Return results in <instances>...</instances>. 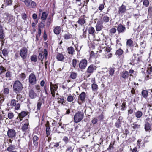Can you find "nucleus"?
<instances>
[{"label":"nucleus","instance_id":"33","mask_svg":"<svg viewBox=\"0 0 152 152\" xmlns=\"http://www.w3.org/2000/svg\"><path fill=\"white\" fill-rule=\"evenodd\" d=\"M77 75V74L76 73L72 72H71L70 77L72 79H74L76 78Z\"/></svg>","mask_w":152,"mask_h":152},{"label":"nucleus","instance_id":"54","mask_svg":"<svg viewBox=\"0 0 152 152\" xmlns=\"http://www.w3.org/2000/svg\"><path fill=\"white\" fill-rule=\"evenodd\" d=\"M151 72H152V66L148 67L147 70V74H150Z\"/></svg>","mask_w":152,"mask_h":152},{"label":"nucleus","instance_id":"48","mask_svg":"<svg viewBox=\"0 0 152 152\" xmlns=\"http://www.w3.org/2000/svg\"><path fill=\"white\" fill-rule=\"evenodd\" d=\"M41 33V29L40 28H39L38 29V34L36 35V39H38V37H40Z\"/></svg>","mask_w":152,"mask_h":152},{"label":"nucleus","instance_id":"4","mask_svg":"<svg viewBox=\"0 0 152 152\" xmlns=\"http://www.w3.org/2000/svg\"><path fill=\"white\" fill-rule=\"evenodd\" d=\"M48 52L46 49L41 53H39L38 56V59L41 61L42 64H43V61L47 60V58Z\"/></svg>","mask_w":152,"mask_h":152},{"label":"nucleus","instance_id":"37","mask_svg":"<svg viewBox=\"0 0 152 152\" xmlns=\"http://www.w3.org/2000/svg\"><path fill=\"white\" fill-rule=\"evenodd\" d=\"M12 3L11 0H4V4L5 6L11 5Z\"/></svg>","mask_w":152,"mask_h":152},{"label":"nucleus","instance_id":"12","mask_svg":"<svg viewBox=\"0 0 152 152\" xmlns=\"http://www.w3.org/2000/svg\"><path fill=\"white\" fill-rule=\"evenodd\" d=\"M4 37L5 35L3 30L2 26L0 24V40L2 42V46L3 45V43H4Z\"/></svg>","mask_w":152,"mask_h":152},{"label":"nucleus","instance_id":"11","mask_svg":"<svg viewBox=\"0 0 152 152\" xmlns=\"http://www.w3.org/2000/svg\"><path fill=\"white\" fill-rule=\"evenodd\" d=\"M64 131V129L62 126L60 124H59V126L57 127H54L53 128V131L54 132H57L58 133H60L63 132Z\"/></svg>","mask_w":152,"mask_h":152},{"label":"nucleus","instance_id":"50","mask_svg":"<svg viewBox=\"0 0 152 152\" xmlns=\"http://www.w3.org/2000/svg\"><path fill=\"white\" fill-rule=\"evenodd\" d=\"M16 101L15 100L12 99L11 100L10 103V105L11 106H15L16 105Z\"/></svg>","mask_w":152,"mask_h":152},{"label":"nucleus","instance_id":"44","mask_svg":"<svg viewBox=\"0 0 152 152\" xmlns=\"http://www.w3.org/2000/svg\"><path fill=\"white\" fill-rule=\"evenodd\" d=\"M123 52V50L122 49H119L116 51V54L118 56H120L122 54Z\"/></svg>","mask_w":152,"mask_h":152},{"label":"nucleus","instance_id":"60","mask_svg":"<svg viewBox=\"0 0 152 152\" xmlns=\"http://www.w3.org/2000/svg\"><path fill=\"white\" fill-rule=\"evenodd\" d=\"M5 69L2 66H0V75H1L3 72L6 71Z\"/></svg>","mask_w":152,"mask_h":152},{"label":"nucleus","instance_id":"42","mask_svg":"<svg viewBox=\"0 0 152 152\" xmlns=\"http://www.w3.org/2000/svg\"><path fill=\"white\" fill-rule=\"evenodd\" d=\"M110 18L107 15H104L103 18V21L104 22L107 23L109 21Z\"/></svg>","mask_w":152,"mask_h":152},{"label":"nucleus","instance_id":"13","mask_svg":"<svg viewBox=\"0 0 152 152\" xmlns=\"http://www.w3.org/2000/svg\"><path fill=\"white\" fill-rule=\"evenodd\" d=\"M27 115V113L25 111H23L19 114L16 119L19 120V121L22 120L23 118Z\"/></svg>","mask_w":152,"mask_h":152},{"label":"nucleus","instance_id":"35","mask_svg":"<svg viewBox=\"0 0 152 152\" xmlns=\"http://www.w3.org/2000/svg\"><path fill=\"white\" fill-rule=\"evenodd\" d=\"M142 95L144 98H147L148 96V91L145 90H142Z\"/></svg>","mask_w":152,"mask_h":152},{"label":"nucleus","instance_id":"23","mask_svg":"<svg viewBox=\"0 0 152 152\" xmlns=\"http://www.w3.org/2000/svg\"><path fill=\"white\" fill-rule=\"evenodd\" d=\"M86 96V93L84 92H82L79 96V98L82 102L85 101V98Z\"/></svg>","mask_w":152,"mask_h":152},{"label":"nucleus","instance_id":"36","mask_svg":"<svg viewBox=\"0 0 152 152\" xmlns=\"http://www.w3.org/2000/svg\"><path fill=\"white\" fill-rule=\"evenodd\" d=\"M133 41L131 39H129L126 42V45L127 46L131 47L133 46L132 45Z\"/></svg>","mask_w":152,"mask_h":152},{"label":"nucleus","instance_id":"5","mask_svg":"<svg viewBox=\"0 0 152 152\" xmlns=\"http://www.w3.org/2000/svg\"><path fill=\"white\" fill-rule=\"evenodd\" d=\"M29 82L31 85H34L37 82L36 77L34 73H31L28 77Z\"/></svg>","mask_w":152,"mask_h":152},{"label":"nucleus","instance_id":"15","mask_svg":"<svg viewBox=\"0 0 152 152\" xmlns=\"http://www.w3.org/2000/svg\"><path fill=\"white\" fill-rule=\"evenodd\" d=\"M96 69V67L94 65H91L88 68L87 72L88 73L91 74Z\"/></svg>","mask_w":152,"mask_h":152},{"label":"nucleus","instance_id":"49","mask_svg":"<svg viewBox=\"0 0 152 152\" xmlns=\"http://www.w3.org/2000/svg\"><path fill=\"white\" fill-rule=\"evenodd\" d=\"M78 23L81 25H82L85 23V21L83 19H79Z\"/></svg>","mask_w":152,"mask_h":152},{"label":"nucleus","instance_id":"28","mask_svg":"<svg viewBox=\"0 0 152 152\" xmlns=\"http://www.w3.org/2000/svg\"><path fill=\"white\" fill-rule=\"evenodd\" d=\"M15 145H10L7 148V150L9 152L13 151L15 149Z\"/></svg>","mask_w":152,"mask_h":152},{"label":"nucleus","instance_id":"58","mask_svg":"<svg viewBox=\"0 0 152 152\" xmlns=\"http://www.w3.org/2000/svg\"><path fill=\"white\" fill-rule=\"evenodd\" d=\"M104 3L103 4H100L98 8L101 11H102L104 9Z\"/></svg>","mask_w":152,"mask_h":152},{"label":"nucleus","instance_id":"39","mask_svg":"<svg viewBox=\"0 0 152 152\" xmlns=\"http://www.w3.org/2000/svg\"><path fill=\"white\" fill-rule=\"evenodd\" d=\"M115 69L114 68H110L109 69V73L111 76H113L114 74Z\"/></svg>","mask_w":152,"mask_h":152},{"label":"nucleus","instance_id":"31","mask_svg":"<svg viewBox=\"0 0 152 152\" xmlns=\"http://www.w3.org/2000/svg\"><path fill=\"white\" fill-rule=\"evenodd\" d=\"M126 10V6L122 5L119 8V12L120 13H123L125 12Z\"/></svg>","mask_w":152,"mask_h":152},{"label":"nucleus","instance_id":"57","mask_svg":"<svg viewBox=\"0 0 152 152\" xmlns=\"http://www.w3.org/2000/svg\"><path fill=\"white\" fill-rule=\"evenodd\" d=\"M73 100V97L71 95L69 96L67 99V100L69 102H71Z\"/></svg>","mask_w":152,"mask_h":152},{"label":"nucleus","instance_id":"29","mask_svg":"<svg viewBox=\"0 0 152 152\" xmlns=\"http://www.w3.org/2000/svg\"><path fill=\"white\" fill-rule=\"evenodd\" d=\"M74 144H72L71 145L67 147L66 151L68 152H72L73 151L74 149V146L73 145Z\"/></svg>","mask_w":152,"mask_h":152},{"label":"nucleus","instance_id":"61","mask_svg":"<svg viewBox=\"0 0 152 152\" xmlns=\"http://www.w3.org/2000/svg\"><path fill=\"white\" fill-rule=\"evenodd\" d=\"M149 3L148 0H144L143 2V5L146 7H147L149 5Z\"/></svg>","mask_w":152,"mask_h":152},{"label":"nucleus","instance_id":"19","mask_svg":"<svg viewBox=\"0 0 152 152\" xmlns=\"http://www.w3.org/2000/svg\"><path fill=\"white\" fill-rule=\"evenodd\" d=\"M129 75L131 76L132 75H129V72L127 71H123L121 74V77L124 79H127Z\"/></svg>","mask_w":152,"mask_h":152},{"label":"nucleus","instance_id":"1","mask_svg":"<svg viewBox=\"0 0 152 152\" xmlns=\"http://www.w3.org/2000/svg\"><path fill=\"white\" fill-rule=\"evenodd\" d=\"M13 91L16 94L20 93L23 88V85L19 80H16L13 85Z\"/></svg>","mask_w":152,"mask_h":152},{"label":"nucleus","instance_id":"32","mask_svg":"<svg viewBox=\"0 0 152 152\" xmlns=\"http://www.w3.org/2000/svg\"><path fill=\"white\" fill-rule=\"evenodd\" d=\"M68 53L69 54H73L75 52L74 48L72 47H68L67 49Z\"/></svg>","mask_w":152,"mask_h":152},{"label":"nucleus","instance_id":"34","mask_svg":"<svg viewBox=\"0 0 152 152\" xmlns=\"http://www.w3.org/2000/svg\"><path fill=\"white\" fill-rule=\"evenodd\" d=\"M142 115V112L140 111H137L135 113V115L136 117L138 118L141 117Z\"/></svg>","mask_w":152,"mask_h":152},{"label":"nucleus","instance_id":"53","mask_svg":"<svg viewBox=\"0 0 152 152\" xmlns=\"http://www.w3.org/2000/svg\"><path fill=\"white\" fill-rule=\"evenodd\" d=\"M14 116V115L12 113H9L8 114V118L10 119H12Z\"/></svg>","mask_w":152,"mask_h":152},{"label":"nucleus","instance_id":"26","mask_svg":"<svg viewBox=\"0 0 152 152\" xmlns=\"http://www.w3.org/2000/svg\"><path fill=\"white\" fill-rule=\"evenodd\" d=\"M88 32L89 34L94 36L95 33L94 28L92 27H89L88 29Z\"/></svg>","mask_w":152,"mask_h":152},{"label":"nucleus","instance_id":"55","mask_svg":"<svg viewBox=\"0 0 152 152\" xmlns=\"http://www.w3.org/2000/svg\"><path fill=\"white\" fill-rule=\"evenodd\" d=\"M140 125L134 123L133 124L132 128L134 129H138L140 127Z\"/></svg>","mask_w":152,"mask_h":152},{"label":"nucleus","instance_id":"22","mask_svg":"<svg viewBox=\"0 0 152 152\" xmlns=\"http://www.w3.org/2000/svg\"><path fill=\"white\" fill-rule=\"evenodd\" d=\"M110 50V47H104L102 48V50H100V52L102 51L104 53V54H107V53H108V52H109Z\"/></svg>","mask_w":152,"mask_h":152},{"label":"nucleus","instance_id":"59","mask_svg":"<svg viewBox=\"0 0 152 152\" xmlns=\"http://www.w3.org/2000/svg\"><path fill=\"white\" fill-rule=\"evenodd\" d=\"M22 18L24 20H26L27 19V16L25 13H23L22 15Z\"/></svg>","mask_w":152,"mask_h":152},{"label":"nucleus","instance_id":"64","mask_svg":"<svg viewBox=\"0 0 152 152\" xmlns=\"http://www.w3.org/2000/svg\"><path fill=\"white\" fill-rule=\"evenodd\" d=\"M77 60L76 59H74L72 60V65L75 68L77 64Z\"/></svg>","mask_w":152,"mask_h":152},{"label":"nucleus","instance_id":"51","mask_svg":"<svg viewBox=\"0 0 152 152\" xmlns=\"http://www.w3.org/2000/svg\"><path fill=\"white\" fill-rule=\"evenodd\" d=\"M115 126L117 128H119L121 126V123L120 120H118L115 123Z\"/></svg>","mask_w":152,"mask_h":152},{"label":"nucleus","instance_id":"6","mask_svg":"<svg viewBox=\"0 0 152 152\" xmlns=\"http://www.w3.org/2000/svg\"><path fill=\"white\" fill-rule=\"evenodd\" d=\"M50 86L51 94L52 95L53 97H55V93L56 92H57L58 86L56 84H53L52 83H50Z\"/></svg>","mask_w":152,"mask_h":152},{"label":"nucleus","instance_id":"24","mask_svg":"<svg viewBox=\"0 0 152 152\" xmlns=\"http://www.w3.org/2000/svg\"><path fill=\"white\" fill-rule=\"evenodd\" d=\"M94 79L92 80V82L93 83L92 84L91 87L93 91H96L98 88L97 85L94 83Z\"/></svg>","mask_w":152,"mask_h":152},{"label":"nucleus","instance_id":"8","mask_svg":"<svg viewBox=\"0 0 152 152\" xmlns=\"http://www.w3.org/2000/svg\"><path fill=\"white\" fill-rule=\"evenodd\" d=\"M87 61L86 59L82 60L79 63V68L81 69H85L87 65Z\"/></svg>","mask_w":152,"mask_h":152},{"label":"nucleus","instance_id":"16","mask_svg":"<svg viewBox=\"0 0 152 152\" xmlns=\"http://www.w3.org/2000/svg\"><path fill=\"white\" fill-rule=\"evenodd\" d=\"M103 23L101 21H98L96 26V30L97 31H101L103 28Z\"/></svg>","mask_w":152,"mask_h":152},{"label":"nucleus","instance_id":"45","mask_svg":"<svg viewBox=\"0 0 152 152\" xmlns=\"http://www.w3.org/2000/svg\"><path fill=\"white\" fill-rule=\"evenodd\" d=\"M2 53L3 55L5 56H7L8 52L6 49H4L2 51Z\"/></svg>","mask_w":152,"mask_h":152},{"label":"nucleus","instance_id":"27","mask_svg":"<svg viewBox=\"0 0 152 152\" xmlns=\"http://www.w3.org/2000/svg\"><path fill=\"white\" fill-rule=\"evenodd\" d=\"M39 138L37 136H34L33 138V144L34 145L37 146L38 144V140Z\"/></svg>","mask_w":152,"mask_h":152},{"label":"nucleus","instance_id":"3","mask_svg":"<svg viewBox=\"0 0 152 152\" xmlns=\"http://www.w3.org/2000/svg\"><path fill=\"white\" fill-rule=\"evenodd\" d=\"M26 7L30 8H34L37 6L36 3L31 0H22Z\"/></svg>","mask_w":152,"mask_h":152},{"label":"nucleus","instance_id":"52","mask_svg":"<svg viewBox=\"0 0 152 152\" xmlns=\"http://www.w3.org/2000/svg\"><path fill=\"white\" fill-rule=\"evenodd\" d=\"M12 76L11 72L10 71H7L6 73L5 76L6 77L10 78Z\"/></svg>","mask_w":152,"mask_h":152},{"label":"nucleus","instance_id":"41","mask_svg":"<svg viewBox=\"0 0 152 152\" xmlns=\"http://www.w3.org/2000/svg\"><path fill=\"white\" fill-rule=\"evenodd\" d=\"M145 41L144 40L140 41V48L144 49L146 46Z\"/></svg>","mask_w":152,"mask_h":152},{"label":"nucleus","instance_id":"56","mask_svg":"<svg viewBox=\"0 0 152 152\" xmlns=\"http://www.w3.org/2000/svg\"><path fill=\"white\" fill-rule=\"evenodd\" d=\"M4 101V95L2 94H0V105L2 104Z\"/></svg>","mask_w":152,"mask_h":152},{"label":"nucleus","instance_id":"9","mask_svg":"<svg viewBox=\"0 0 152 152\" xmlns=\"http://www.w3.org/2000/svg\"><path fill=\"white\" fill-rule=\"evenodd\" d=\"M15 131L13 129H9L7 132V134L8 137L10 138H13L15 137Z\"/></svg>","mask_w":152,"mask_h":152},{"label":"nucleus","instance_id":"46","mask_svg":"<svg viewBox=\"0 0 152 152\" xmlns=\"http://www.w3.org/2000/svg\"><path fill=\"white\" fill-rule=\"evenodd\" d=\"M31 60L34 62H36L37 61V57L36 55L32 56L31 58Z\"/></svg>","mask_w":152,"mask_h":152},{"label":"nucleus","instance_id":"21","mask_svg":"<svg viewBox=\"0 0 152 152\" xmlns=\"http://www.w3.org/2000/svg\"><path fill=\"white\" fill-rule=\"evenodd\" d=\"M29 94L30 97L31 99L35 98L37 97V94L33 90L29 91Z\"/></svg>","mask_w":152,"mask_h":152},{"label":"nucleus","instance_id":"62","mask_svg":"<svg viewBox=\"0 0 152 152\" xmlns=\"http://www.w3.org/2000/svg\"><path fill=\"white\" fill-rule=\"evenodd\" d=\"M42 104V102H38L37 104V110H40Z\"/></svg>","mask_w":152,"mask_h":152},{"label":"nucleus","instance_id":"25","mask_svg":"<svg viewBox=\"0 0 152 152\" xmlns=\"http://www.w3.org/2000/svg\"><path fill=\"white\" fill-rule=\"evenodd\" d=\"M57 59L58 60L64 61L65 58L64 57L63 54L61 53H58L56 56Z\"/></svg>","mask_w":152,"mask_h":152},{"label":"nucleus","instance_id":"18","mask_svg":"<svg viewBox=\"0 0 152 152\" xmlns=\"http://www.w3.org/2000/svg\"><path fill=\"white\" fill-rule=\"evenodd\" d=\"M126 30L125 27L121 24H119L117 28V30L119 33H123Z\"/></svg>","mask_w":152,"mask_h":152},{"label":"nucleus","instance_id":"38","mask_svg":"<svg viewBox=\"0 0 152 152\" xmlns=\"http://www.w3.org/2000/svg\"><path fill=\"white\" fill-rule=\"evenodd\" d=\"M72 37V35L69 33H67L64 34L63 37L65 39L67 40L70 39Z\"/></svg>","mask_w":152,"mask_h":152},{"label":"nucleus","instance_id":"47","mask_svg":"<svg viewBox=\"0 0 152 152\" xmlns=\"http://www.w3.org/2000/svg\"><path fill=\"white\" fill-rule=\"evenodd\" d=\"M83 35L80 36L81 38H86V30L85 29H83Z\"/></svg>","mask_w":152,"mask_h":152},{"label":"nucleus","instance_id":"14","mask_svg":"<svg viewBox=\"0 0 152 152\" xmlns=\"http://www.w3.org/2000/svg\"><path fill=\"white\" fill-rule=\"evenodd\" d=\"M6 21L7 23H12V20L14 19L13 16L11 15L6 13Z\"/></svg>","mask_w":152,"mask_h":152},{"label":"nucleus","instance_id":"30","mask_svg":"<svg viewBox=\"0 0 152 152\" xmlns=\"http://www.w3.org/2000/svg\"><path fill=\"white\" fill-rule=\"evenodd\" d=\"M151 125L148 122L146 123L145 125V129L146 131L151 130Z\"/></svg>","mask_w":152,"mask_h":152},{"label":"nucleus","instance_id":"20","mask_svg":"<svg viewBox=\"0 0 152 152\" xmlns=\"http://www.w3.org/2000/svg\"><path fill=\"white\" fill-rule=\"evenodd\" d=\"M45 126L46 127V133L47 136H48L50 134V129L49 126L48 121H47L45 124Z\"/></svg>","mask_w":152,"mask_h":152},{"label":"nucleus","instance_id":"40","mask_svg":"<svg viewBox=\"0 0 152 152\" xmlns=\"http://www.w3.org/2000/svg\"><path fill=\"white\" fill-rule=\"evenodd\" d=\"M58 100V103L61 104L62 105H65V102L63 97L59 98Z\"/></svg>","mask_w":152,"mask_h":152},{"label":"nucleus","instance_id":"2","mask_svg":"<svg viewBox=\"0 0 152 152\" xmlns=\"http://www.w3.org/2000/svg\"><path fill=\"white\" fill-rule=\"evenodd\" d=\"M84 117V113L83 112L78 111L74 115V121L75 123H78L81 121Z\"/></svg>","mask_w":152,"mask_h":152},{"label":"nucleus","instance_id":"10","mask_svg":"<svg viewBox=\"0 0 152 152\" xmlns=\"http://www.w3.org/2000/svg\"><path fill=\"white\" fill-rule=\"evenodd\" d=\"M24 124L22 127L21 129L23 132H26L28 129L29 125L28 120L27 119H25L23 122Z\"/></svg>","mask_w":152,"mask_h":152},{"label":"nucleus","instance_id":"17","mask_svg":"<svg viewBox=\"0 0 152 152\" xmlns=\"http://www.w3.org/2000/svg\"><path fill=\"white\" fill-rule=\"evenodd\" d=\"M53 32L55 34H59L61 31V29L60 26H57L54 27Z\"/></svg>","mask_w":152,"mask_h":152},{"label":"nucleus","instance_id":"43","mask_svg":"<svg viewBox=\"0 0 152 152\" xmlns=\"http://www.w3.org/2000/svg\"><path fill=\"white\" fill-rule=\"evenodd\" d=\"M48 15V14L47 13L45 12H43L41 17V19L44 20H46Z\"/></svg>","mask_w":152,"mask_h":152},{"label":"nucleus","instance_id":"63","mask_svg":"<svg viewBox=\"0 0 152 152\" xmlns=\"http://www.w3.org/2000/svg\"><path fill=\"white\" fill-rule=\"evenodd\" d=\"M9 92V89L7 88H4V93L5 94H7Z\"/></svg>","mask_w":152,"mask_h":152},{"label":"nucleus","instance_id":"7","mask_svg":"<svg viewBox=\"0 0 152 152\" xmlns=\"http://www.w3.org/2000/svg\"><path fill=\"white\" fill-rule=\"evenodd\" d=\"M28 49L26 48L23 47L20 51V54L22 58L25 59L27 56Z\"/></svg>","mask_w":152,"mask_h":152}]
</instances>
